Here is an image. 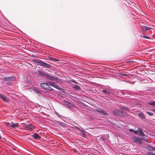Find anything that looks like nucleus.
I'll list each match as a JSON object with an SVG mask.
<instances>
[{"label": "nucleus", "instance_id": "nucleus-19", "mask_svg": "<svg viewBox=\"0 0 155 155\" xmlns=\"http://www.w3.org/2000/svg\"><path fill=\"white\" fill-rule=\"evenodd\" d=\"M48 58H49V59L50 60H51V61H59V60L58 59L53 58H51V57H49Z\"/></svg>", "mask_w": 155, "mask_h": 155}, {"label": "nucleus", "instance_id": "nucleus-32", "mask_svg": "<svg viewBox=\"0 0 155 155\" xmlns=\"http://www.w3.org/2000/svg\"><path fill=\"white\" fill-rule=\"evenodd\" d=\"M71 81L72 82L75 84H77V83L75 81Z\"/></svg>", "mask_w": 155, "mask_h": 155}, {"label": "nucleus", "instance_id": "nucleus-4", "mask_svg": "<svg viewBox=\"0 0 155 155\" xmlns=\"http://www.w3.org/2000/svg\"><path fill=\"white\" fill-rule=\"evenodd\" d=\"M132 141L135 143L138 144H141L142 141L139 137H133L132 138Z\"/></svg>", "mask_w": 155, "mask_h": 155}, {"label": "nucleus", "instance_id": "nucleus-7", "mask_svg": "<svg viewBox=\"0 0 155 155\" xmlns=\"http://www.w3.org/2000/svg\"><path fill=\"white\" fill-rule=\"evenodd\" d=\"M26 129L28 130H32L35 127L31 124H29L25 127Z\"/></svg>", "mask_w": 155, "mask_h": 155}, {"label": "nucleus", "instance_id": "nucleus-23", "mask_svg": "<svg viewBox=\"0 0 155 155\" xmlns=\"http://www.w3.org/2000/svg\"><path fill=\"white\" fill-rule=\"evenodd\" d=\"M146 154L147 155H155V153L150 152H147Z\"/></svg>", "mask_w": 155, "mask_h": 155}, {"label": "nucleus", "instance_id": "nucleus-3", "mask_svg": "<svg viewBox=\"0 0 155 155\" xmlns=\"http://www.w3.org/2000/svg\"><path fill=\"white\" fill-rule=\"evenodd\" d=\"M113 114L116 115H118L120 117H123L124 113L119 110H115L113 111Z\"/></svg>", "mask_w": 155, "mask_h": 155}, {"label": "nucleus", "instance_id": "nucleus-37", "mask_svg": "<svg viewBox=\"0 0 155 155\" xmlns=\"http://www.w3.org/2000/svg\"><path fill=\"white\" fill-rule=\"evenodd\" d=\"M0 139H1V137H0Z\"/></svg>", "mask_w": 155, "mask_h": 155}, {"label": "nucleus", "instance_id": "nucleus-14", "mask_svg": "<svg viewBox=\"0 0 155 155\" xmlns=\"http://www.w3.org/2000/svg\"><path fill=\"white\" fill-rule=\"evenodd\" d=\"M73 88L75 91H77L81 89V87L78 85H75L73 87Z\"/></svg>", "mask_w": 155, "mask_h": 155}, {"label": "nucleus", "instance_id": "nucleus-28", "mask_svg": "<svg viewBox=\"0 0 155 155\" xmlns=\"http://www.w3.org/2000/svg\"><path fill=\"white\" fill-rule=\"evenodd\" d=\"M147 113L148 114V115L150 116H153V113H150L149 112H147Z\"/></svg>", "mask_w": 155, "mask_h": 155}, {"label": "nucleus", "instance_id": "nucleus-36", "mask_svg": "<svg viewBox=\"0 0 155 155\" xmlns=\"http://www.w3.org/2000/svg\"><path fill=\"white\" fill-rule=\"evenodd\" d=\"M145 36H141V38H144V37Z\"/></svg>", "mask_w": 155, "mask_h": 155}, {"label": "nucleus", "instance_id": "nucleus-12", "mask_svg": "<svg viewBox=\"0 0 155 155\" xmlns=\"http://www.w3.org/2000/svg\"><path fill=\"white\" fill-rule=\"evenodd\" d=\"M10 126L13 128H15L16 127H18V123H15V124L12 123L10 124H9Z\"/></svg>", "mask_w": 155, "mask_h": 155}, {"label": "nucleus", "instance_id": "nucleus-15", "mask_svg": "<svg viewBox=\"0 0 155 155\" xmlns=\"http://www.w3.org/2000/svg\"><path fill=\"white\" fill-rule=\"evenodd\" d=\"M65 104L68 107H70L72 106V105L71 103H68L67 102H65Z\"/></svg>", "mask_w": 155, "mask_h": 155}, {"label": "nucleus", "instance_id": "nucleus-20", "mask_svg": "<svg viewBox=\"0 0 155 155\" xmlns=\"http://www.w3.org/2000/svg\"><path fill=\"white\" fill-rule=\"evenodd\" d=\"M148 104L149 105L155 107V101L149 102Z\"/></svg>", "mask_w": 155, "mask_h": 155}, {"label": "nucleus", "instance_id": "nucleus-11", "mask_svg": "<svg viewBox=\"0 0 155 155\" xmlns=\"http://www.w3.org/2000/svg\"><path fill=\"white\" fill-rule=\"evenodd\" d=\"M32 138L36 139H40L41 137L37 133H35L32 136Z\"/></svg>", "mask_w": 155, "mask_h": 155}, {"label": "nucleus", "instance_id": "nucleus-5", "mask_svg": "<svg viewBox=\"0 0 155 155\" xmlns=\"http://www.w3.org/2000/svg\"><path fill=\"white\" fill-rule=\"evenodd\" d=\"M3 81H14V77L13 76L6 77L3 79Z\"/></svg>", "mask_w": 155, "mask_h": 155}, {"label": "nucleus", "instance_id": "nucleus-10", "mask_svg": "<svg viewBox=\"0 0 155 155\" xmlns=\"http://www.w3.org/2000/svg\"><path fill=\"white\" fill-rule=\"evenodd\" d=\"M151 28L146 26H143L141 28V30L144 32H145L147 31L150 30Z\"/></svg>", "mask_w": 155, "mask_h": 155}, {"label": "nucleus", "instance_id": "nucleus-30", "mask_svg": "<svg viewBox=\"0 0 155 155\" xmlns=\"http://www.w3.org/2000/svg\"><path fill=\"white\" fill-rule=\"evenodd\" d=\"M35 91H36L37 93H39V92H40V91L39 90H38V89H35Z\"/></svg>", "mask_w": 155, "mask_h": 155}, {"label": "nucleus", "instance_id": "nucleus-26", "mask_svg": "<svg viewBox=\"0 0 155 155\" xmlns=\"http://www.w3.org/2000/svg\"><path fill=\"white\" fill-rule=\"evenodd\" d=\"M140 139H141V140H144L146 141H147V139L146 137H143L141 138H140Z\"/></svg>", "mask_w": 155, "mask_h": 155}, {"label": "nucleus", "instance_id": "nucleus-29", "mask_svg": "<svg viewBox=\"0 0 155 155\" xmlns=\"http://www.w3.org/2000/svg\"><path fill=\"white\" fill-rule=\"evenodd\" d=\"M121 109L122 110H128V108L126 107H123L121 108Z\"/></svg>", "mask_w": 155, "mask_h": 155}, {"label": "nucleus", "instance_id": "nucleus-13", "mask_svg": "<svg viewBox=\"0 0 155 155\" xmlns=\"http://www.w3.org/2000/svg\"><path fill=\"white\" fill-rule=\"evenodd\" d=\"M139 135L143 137L145 136V134L140 129H139Z\"/></svg>", "mask_w": 155, "mask_h": 155}, {"label": "nucleus", "instance_id": "nucleus-24", "mask_svg": "<svg viewBox=\"0 0 155 155\" xmlns=\"http://www.w3.org/2000/svg\"><path fill=\"white\" fill-rule=\"evenodd\" d=\"M7 84L9 85H12L13 84V82L11 81L8 82Z\"/></svg>", "mask_w": 155, "mask_h": 155}, {"label": "nucleus", "instance_id": "nucleus-34", "mask_svg": "<svg viewBox=\"0 0 155 155\" xmlns=\"http://www.w3.org/2000/svg\"><path fill=\"white\" fill-rule=\"evenodd\" d=\"M153 151H155V147H153Z\"/></svg>", "mask_w": 155, "mask_h": 155}, {"label": "nucleus", "instance_id": "nucleus-17", "mask_svg": "<svg viewBox=\"0 0 155 155\" xmlns=\"http://www.w3.org/2000/svg\"><path fill=\"white\" fill-rule=\"evenodd\" d=\"M102 92L106 94H110V92L109 91L105 89L103 90Z\"/></svg>", "mask_w": 155, "mask_h": 155}, {"label": "nucleus", "instance_id": "nucleus-27", "mask_svg": "<svg viewBox=\"0 0 155 155\" xmlns=\"http://www.w3.org/2000/svg\"><path fill=\"white\" fill-rule=\"evenodd\" d=\"M120 75H121V76L122 77H123V76H124L129 77V75H128L127 74H120Z\"/></svg>", "mask_w": 155, "mask_h": 155}, {"label": "nucleus", "instance_id": "nucleus-8", "mask_svg": "<svg viewBox=\"0 0 155 155\" xmlns=\"http://www.w3.org/2000/svg\"><path fill=\"white\" fill-rule=\"evenodd\" d=\"M96 111L97 112L101 113L103 114L107 115V113L104 110L102 109L101 108H99L97 109Z\"/></svg>", "mask_w": 155, "mask_h": 155}, {"label": "nucleus", "instance_id": "nucleus-6", "mask_svg": "<svg viewBox=\"0 0 155 155\" xmlns=\"http://www.w3.org/2000/svg\"><path fill=\"white\" fill-rule=\"evenodd\" d=\"M0 98L4 102H8L9 101L8 98L5 95L1 93H0Z\"/></svg>", "mask_w": 155, "mask_h": 155}, {"label": "nucleus", "instance_id": "nucleus-21", "mask_svg": "<svg viewBox=\"0 0 155 155\" xmlns=\"http://www.w3.org/2000/svg\"><path fill=\"white\" fill-rule=\"evenodd\" d=\"M38 73L40 75H44L45 76V74H46L44 72H43V71H39L38 72Z\"/></svg>", "mask_w": 155, "mask_h": 155}, {"label": "nucleus", "instance_id": "nucleus-33", "mask_svg": "<svg viewBox=\"0 0 155 155\" xmlns=\"http://www.w3.org/2000/svg\"><path fill=\"white\" fill-rule=\"evenodd\" d=\"M129 131L131 132H134V130L132 129H129Z\"/></svg>", "mask_w": 155, "mask_h": 155}, {"label": "nucleus", "instance_id": "nucleus-18", "mask_svg": "<svg viewBox=\"0 0 155 155\" xmlns=\"http://www.w3.org/2000/svg\"><path fill=\"white\" fill-rule=\"evenodd\" d=\"M147 149H148V150H150L153 151V147H152L151 146H147Z\"/></svg>", "mask_w": 155, "mask_h": 155}, {"label": "nucleus", "instance_id": "nucleus-9", "mask_svg": "<svg viewBox=\"0 0 155 155\" xmlns=\"http://www.w3.org/2000/svg\"><path fill=\"white\" fill-rule=\"evenodd\" d=\"M45 76L48 79H49L51 80H54L55 79V77L54 76H51L50 75L47 74H45Z\"/></svg>", "mask_w": 155, "mask_h": 155}, {"label": "nucleus", "instance_id": "nucleus-35", "mask_svg": "<svg viewBox=\"0 0 155 155\" xmlns=\"http://www.w3.org/2000/svg\"><path fill=\"white\" fill-rule=\"evenodd\" d=\"M153 111H154L155 113V109H153L152 110Z\"/></svg>", "mask_w": 155, "mask_h": 155}, {"label": "nucleus", "instance_id": "nucleus-1", "mask_svg": "<svg viewBox=\"0 0 155 155\" xmlns=\"http://www.w3.org/2000/svg\"><path fill=\"white\" fill-rule=\"evenodd\" d=\"M40 86L42 87L43 89L49 90L50 91H53L52 89L50 86H52L58 90H61V88L56 85L54 83L47 82L46 83H41L40 84Z\"/></svg>", "mask_w": 155, "mask_h": 155}, {"label": "nucleus", "instance_id": "nucleus-25", "mask_svg": "<svg viewBox=\"0 0 155 155\" xmlns=\"http://www.w3.org/2000/svg\"><path fill=\"white\" fill-rule=\"evenodd\" d=\"M139 129H140L139 128H138L137 130H134V132H133L134 133L136 134H138V133L139 134Z\"/></svg>", "mask_w": 155, "mask_h": 155}, {"label": "nucleus", "instance_id": "nucleus-31", "mask_svg": "<svg viewBox=\"0 0 155 155\" xmlns=\"http://www.w3.org/2000/svg\"><path fill=\"white\" fill-rule=\"evenodd\" d=\"M144 38H146V39H150V37H148V36H144Z\"/></svg>", "mask_w": 155, "mask_h": 155}, {"label": "nucleus", "instance_id": "nucleus-16", "mask_svg": "<svg viewBox=\"0 0 155 155\" xmlns=\"http://www.w3.org/2000/svg\"><path fill=\"white\" fill-rule=\"evenodd\" d=\"M56 81H57L58 83L60 84H62L63 83L62 81L60 79H58L57 78H55V80Z\"/></svg>", "mask_w": 155, "mask_h": 155}, {"label": "nucleus", "instance_id": "nucleus-22", "mask_svg": "<svg viewBox=\"0 0 155 155\" xmlns=\"http://www.w3.org/2000/svg\"><path fill=\"white\" fill-rule=\"evenodd\" d=\"M138 115L141 117V118L142 119L144 118V116L143 114L142 113H140L138 114Z\"/></svg>", "mask_w": 155, "mask_h": 155}, {"label": "nucleus", "instance_id": "nucleus-2", "mask_svg": "<svg viewBox=\"0 0 155 155\" xmlns=\"http://www.w3.org/2000/svg\"><path fill=\"white\" fill-rule=\"evenodd\" d=\"M33 61L37 63H38V64L42 66H44L45 68H50L51 67V66L45 62L41 61L40 60H35Z\"/></svg>", "mask_w": 155, "mask_h": 155}]
</instances>
